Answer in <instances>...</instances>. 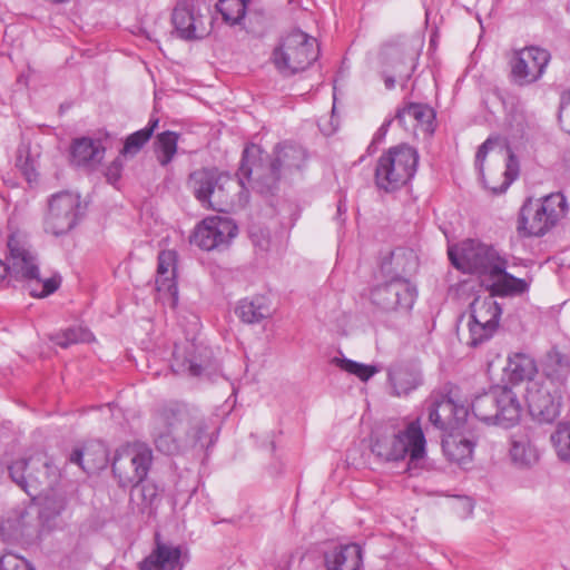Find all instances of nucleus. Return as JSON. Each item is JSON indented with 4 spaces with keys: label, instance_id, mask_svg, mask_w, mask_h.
<instances>
[{
    "label": "nucleus",
    "instance_id": "nucleus-1",
    "mask_svg": "<svg viewBox=\"0 0 570 570\" xmlns=\"http://www.w3.org/2000/svg\"><path fill=\"white\" fill-rule=\"evenodd\" d=\"M207 425L198 410L179 402L158 407L151 417V435L156 448L173 455L195 446L206 432Z\"/></svg>",
    "mask_w": 570,
    "mask_h": 570
},
{
    "label": "nucleus",
    "instance_id": "nucleus-2",
    "mask_svg": "<svg viewBox=\"0 0 570 570\" xmlns=\"http://www.w3.org/2000/svg\"><path fill=\"white\" fill-rule=\"evenodd\" d=\"M263 151L257 145L247 146L243 151L240 174L250 180L254 175V188L261 194H272L279 179L293 170L299 169L305 159V150L297 145H278L274 158L264 163Z\"/></svg>",
    "mask_w": 570,
    "mask_h": 570
},
{
    "label": "nucleus",
    "instance_id": "nucleus-3",
    "mask_svg": "<svg viewBox=\"0 0 570 570\" xmlns=\"http://www.w3.org/2000/svg\"><path fill=\"white\" fill-rule=\"evenodd\" d=\"M8 274L17 279L28 281L32 284L30 295L46 297L55 293L61 283L59 275L42 279L39 276L37 253L31 248L27 235L22 232H12L7 240Z\"/></svg>",
    "mask_w": 570,
    "mask_h": 570
},
{
    "label": "nucleus",
    "instance_id": "nucleus-4",
    "mask_svg": "<svg viewBox=\"0 0 570 570\" xmlns=\"http://www.w3.org/2000/svg\"><path fill=\"white\" fill-rule=\"evenodd\" d=\"M371 449L383 461H401L409 456L410 470L421 466L426 455V440L420 420H413L391 434L377 435Z\"/></svg>",
    "mask_w": 570,
    "mask_h": 570
},
{
    "label": "nucleus",
    "instance_id": "nucleus-5",
    "mask_svg": "<svg viewBox=\"0 0 570 570\" xmlns=\"http://www.w3.org/2000/svg\"><path fill=\"white\" fill-rule=\"evenodd\" d=\"M471 410L482 422L510 428L519 422L522 405L518 394L511 387L497 386L475 396L471 403Z\"/></svg>",
    "mask_w": 570,
    "mask_h": 570
},
{
    "label": "nucleus",
    "instance_id": "nucleus-6",
    "mask_svg": "<svg viewBox=\"0 0 570 570\" xmlns=\"http://www.w3.org/2000/svg\"><path fill=\"white\" fill-rule=\"evenodd\" d=\"M8 470L11 480L32 498L57 485L60 478L58 468L41 451L13 461Z\"/></svg>",
    "mask_w": 570,
    "mask_h": 570
},
{
    "label": "nucleus",
    "instance_id": "nucleus-7",
    "mask_svg": "<svg viewBox=\"0 0 570 570\" xmlns=\"http://www.w3.org/2000/svg\"><path fill=\"white\" fill-rule=\"evenodd\" d=\"M419 164L417 150L406 144L391 147L377 160L375 183L380 189L394 191L415 175Z\"/></svg>",
    "mask_w": 570,
    "mask_h": 570
},
{
    "label": "nucleus",
    "instance_id": "nucleus-8",
    "mask_svg": "<svg viewBox=\"0 0 570 570\" xmlns=\"http://www.w3.org/2000/svg\"><path fill=\"white\" fill-rule=\"evenodd\" d=\"M452 265L464 272L494 277L508 267L507 259L491 245L473 239L464 240L459 247L449 248Z\"/></svg>",
    "mask_w": 570,
    "mask_h": 570
},
{
    "label": "nucleus",
    "instance_id": "nucleus-9",
    "mask_svg": "<svg viewBox=\"0 0 570 570\" xmlns=\"http://www.w3.org/2000/svg\"><path fill=\"white\" fill-rule=\"evenodd\" d=\"M238 179L234 180L229 175L217 169L200 168L188 177V187L194 196L205 206L223 212L222 205L228 204L226 191L235 187H245L246 177L237 173Z\"/></svg>",
    "mask_w": 570,
    "mask_h": 570
},
{
    "label": "nucleus",
    "instance_id": "nucleus-10",
    "mask_svg": "<svg viewBox=\"0 0 570 570\" xmlns=\"http://www.w3.org/2000/svg\"><path fill=\"white\" fill-rule=\"evenodd\" d=\"M320 55L315 38L301 30L286 35L273 52L276 68L284 75H294L307 69Z\"/></svg>",
    "mask_w": 570,
    "mask_h": 570
},
{
    "label": "nucleus",
    "instance_id": "nucleus-11",
    "mask_svg": "<svg viewBox=\"0 0 570 570\" xmlns=\"http://www.w3.org/2000/svg\"><path fill=\"white\" fill-rule=\"evenodd\" d=\"M171 21L181 39H203L213 27L210 4L206 0H181L174 8Z\"/></svg>",
    "mask_w": 570,
    "mask_h": 570
},
{
    "label": "nucleus",
    "instance_id": "nucleus-12",
    "mask_svg": "<svg viewBox=\"0 0 570 570\" xmlns=\"http://www.w3.org/2000/svg\"><path fill=\"white\" fill-rule=\"evenodd\" d=\"M80 195L71 191H60L48 200V212L45 217V230L55 236L71 230L83 215Z\"/></svg>",
    "mask_w": 570,
    "mask_h": 570
},
{
    "label": "nucleus",
    "instance_id": "nucleus-13",
    "mask_svg": "<svg viewBox=\"0 0 570 570\" xmlns=\"http://www.w3.org/2000/svg\"><path fill=\"white\" fill-rule=\"evenodd\" d=\"M153 463V451L145 444H135L117 450L112 460V472L121 487L144 481Z\"/></svg>",
    "mask_w": 570,
    "mask_h": 570
},
{
    "label": "nucleus",
    "instance_id": "nucleus-14",
    "mask_svg": "<svg viewBox=\"0 0 570 570\" xmlns=\"http://www.w3.org/2000/svg\"><path fill=\"white\" fill-rule=\"evenodd\" d=\"M501 314L502 308L492 296H476L470 304L466 344L475 347L490 340L498 330Z\"/></svg>",
    "mask_w": 570,
    "mask_h": 570
},
{
    "label": "nucleus",
    "instance_id": "nucleus-15",
    "mask_svg": "<svg viewBox=\"0 0 570 570\" xmlns=\"http://www.w3.org/2000/svg\"><path fill=\"white\" fill-rule=\"evenodd\" d=\"M525 400L531 417L540 424H551L560 414L561 395L552 379L529 382Z\"/></svg>",
    "mask_w": 570,
    "mask_h": 570
},
{
    "label": "nucleus",
    "instance_id": "nucleus-16",
    "mask_svg": "<svg viewBox=\"0 0 570 570\" xmlns=\"http://www.w3.org/2000/svg\"><path fill=\"white\" fill-rule=\"evenodd\" d=\"M416 288L405 278L395 277L371 291V302L383 312L410 311Z\"/></svg>",
    "mask_w": 570,
    "mask_h": 570
},
{
    "label": "nucleus",
    "instance_id": "nucleus-17",
    "mask_svg": "<svg viewBox=\"0 0 570 570\" xmlns=\"http://www.w3.org/2000/svg\"><path fill=\"white\" fill-rule=\"evenodd\" d=\"M237 235V226L229 218L213 216L200 222L190 242L205 250L225 248Z\"/></svg>",
    "mask_w": 570,
    "mask_h": 570
},
{
    "label": "nucleus",
    "instance_id": "nucleus-18",
    "mask_svg": "<svg viewBox=\"0 0 570 570\" xmlns=\"http://www.w3.org/2000/svg\"><path fill=\"white\" fill-rule=\"evenodd\" d=\"M550 60V53L538 47H528L513 53L510 60L512 80L519 86L537 81Z\"/></svg>",
    "mask_w": 570,
    "mask_h": 570
},
{
    "label": "nucleus",
    "instance_id": "nucleus-19",
    "mask_svg": "<svg viewBox=\"0 0 570 570\" xmlns=\"http://www.w3.org/2000/svg\"><path fill=\"white\" fill-rule=\"evenodd\" d=\"M466 415L468 411L464 406H458L445 395H432L428 401L430 423L444 433L459 431Z\"/></svg>",
    "mask_w": 570,
    "mask_h": 570
},
{
    "label": "nucleus",
    "instance_id": "nucleus-20",
    "mask_svg": "<svg viewBox=\"0 0 570 570\" xmlns=\"http://www.w3.org/2000/svg\"><path fill=\"white\" fill-rule=\"evenodd\" d=\"M500 142V138L498 137H489L478 149L475 155V167L479 170L480 177L483 181V185L485 188L490 189L493 194H501L504 193L508 187L512 184V181L518 177L519 175V163L517 157L512 154L510 149H508V157H507V164H505V170L503 173L504 179L500 185H490L484 176L483 173V164L485 160V157L495 145Z\"/></svg>",
    "mask_w": 570,
    "mask_h": 570
},
{
    "label": "nucleus",
    "instance_id": "nucleus-21",
    "mask_svg": "<svg viewBox=\"0 0 570 570\" xmlns=\"http://www.w3.org/2000/svg\"><path fill=\"white\" fill-rule=\"evenodd\" d=\"M551 227L547 214L540 210V200L528 198L520 209L518 233L525 237L542 236Z\"/></svg>",
    "mask_w": 570,
    "mask_h": 570
},
{
    "label": "nucleus",
    "instance_id": "nucleus-22",
    "mask_svg": "<svg viewBox=\"0 0 570 570\" xmlns=\"http://www.w3.org/2000/svg\"><path fill=\"white\" fill-rule=\"evenodd\" d=\"M179 547L161 542L156 534L155 548L139 564L140 570H181Z\"/></svg>",
    "mask_w": 570,
    "mask_h": 570
},
{
    "label": "nucleus",
    "instance_id": "nucleus-23",
    "mask_svg": "<svg viewBox=\"0 0 570 570\" xmlns=\"http://www.w3.org/2000/svg\"><path fill=\"white\" fill-rule=\"evenodd\" d=\"M389 382L395 396H405L422 383L420 370L407 363H395L389 367Z\"/></svg>",
    "mask_w": 570,
    "mask_h": 570
},
{
    "label": "nucleus",
    "instance_id": "nucleus-24",
    "mask_svg": "<svg viewBox=\"0 0 570 570\" xmlns=\"http://www.w3.org/2000/svg\"><path fill=\"white\" fill-rule=\"evenodd\" d=\"M69 461L79 465L85 472L91 473L107 465V449L101 442H89L75 448Z\"/></svg>",
    "mask_w": 570,
    "mask_h": 570
},
{
    "label": "nucleus",
    "instance_id": "nucleus-25",
    "mask_svg": "<svg viewBox=\"0 0 570 570\" xmlns=\"http://www.w3.org/2000/svg\"><path fill=\"white\" fill-rule=\"evenodd\" d=\"M362 564V549L356 543L343 544L324 553L326 570H358Z\"/></svg>",
    "mask_w": 570,
    "mask_h": 570
},
{
    "label": "nucleus",
    "instance_id": "nucleus-26",
    "mask_svg": "<svg viewBox=\"0 0 570 570\" xmlns=\"http://www.w3.org/2000/svg\"><path fill=\"white\" fill-rule=\"evenodd\" d=\"M39 497H41L39 519L48 525L55 522L68 509L69 494L61 488L52 485L42 491Z\"/></svg>",
    "mask_w": 570,
    "mask_h": 570
},
{
    "label": "nucleus",
    "instance_id": "nucleus-27",
    "mask_svg": "<svg viewBox=\"0 0 570 570\" xmlns=\"http://www.w3.org/2000/svg\"><path fill=\"white\" fill-rule=\"evenodd\" d=\"M386 67L384 71V83L386 89L395 87V77L400 81H407L414 71V58L405 57L399 49L392 48L386 52Z\"/></svg>",
    "mask_w": 570,
    "mask_h": 570
},
{
    "label": "nucleus",
    "instance_id": "nucleus-28",
    "mask_svg": "<svg viewBox=\"0 0 570 570\" xmlns=\"http://www.w3.org/2000/svg\"><path fill=\"white\" fill-rule=\"evenodd\" d=\"M406 117L415 121L414 127L431 136L435 130V111L426 104L410 102L405 107L400 108L395 115V119L406 127Z\"/></svg>",
    "mask_w": 570,
    "mask_h": 570
},
{
    "label": "nucleus",
    "instance_id": "nucleus-29",
    "mask_svg": "<svg viewBox=\"0 0 570 570\" xmlns=\"http://www.w3.org/2000/svg\"><path fill=\"white\" fill-rule=\"evenodd\" d=\"M474 444L458 431L448 432L442 439V449L445 456L459 465L471 462Z\"/></svg>",
    "mask_w": 570,
    "mask_h": 570
},
{
    "label": "nucleus",
    "instance_id": "nucleus-30",
    "mask_svg": "<svg viewBox=\"0 0 570 570\" xmlns=\"http://www.w3.org/2000/svg\"><path fill=\"white\" fill-rule=\"evenodd\" d=\"M156 288L158 292H165L171 296H177V285L175 282V253L171 250L160 252L158 255V266L156 275Z\"/></svg>",
    "mask_w": 570,
    "mask_h": 570
},
{
    "label": "nucleus",
    "instance_id": "nucleus-31",
    "mask_svg": "<svg viewBox=\"0 0 570 570\" xmlns=\"http://www.w3.org/2000/svg\"><path fill=\"white\" fill-rule=\"evenodd\" d=\"M105 148L100 141L90 138H79L71 147V160L77 166H86L98 163L102 159Z\"/></svg>",
    "mask_w": 570,
    "mask_h": 570
},
{
    "label": "nucleus",
    "instance_id": "nucleus-32",
    "mask_svg": "<svg viewBox=\"0 0 570 570\" xmlns=\"http://www.w3.org/2000/svg\"><path fill=\"white\" fill-rule=\"evenodd\" d=\"M538 368L534 360L524 353H514L508 358L505 367L509 381L512 383H520L525 380L529 382L533 381L532 377L535 375Z\"/></svg>",
    "mask_w": 570,
    "mask_h": 570
},
{
    "label": "nucleus",
    "instance_id": "nucleus-33",
    "mask_svg": "<svg viewBox=\"0 0 570 570\" xmlns=\"http://www.w3.org/2000/svg\"><path fill=\"white\" fill-rule=\"evenodd\" d=\"M235 313L244 323L247 324L259 323L272 315L267 301L263 296L240 299Z\"/></svg>",
    "mask_w": 570,
    "mask_h": 570
},
{
    "label": "nucleus",
    "instance_id": "nucleus-34",
    "mask_svg": "<svg viewBox=\"0 0 570 570\" xmlns=\"http://www.w3.org/2000/svg\"><path fill=\"white\" fill-rule=\"evenodd\" d=\"M490 278L492 283L487 286V289L489 291V296H492L494 299L497 296L505 297L522 294L528 287L525 281L507 273V269Z\"/></svg>",
    "mask_w": 570,
    "mask_h": 570
},
{
    "label": "nucleus",
    "instance_id": "nucleus-35",
    "mask_svg": "<svg viewBox=\"0 0 570 570\" xmlns=\"http://www.w3.org/2000/svg\"><path fill=\"white\" fill-rule=\"evenodd\" d=\"M509 453L512 462L520 468H529L539 459L537 449L530 443L527 435H513Z\"/></svg>",
    "mask_w": 570,
    "mask_h": 570
},
{
    "label": "nucleus",
    "instance_id": "nucleus-36",
    "mask_svg": "<svg viewBox=\"0 0 570 570\" xmlns=\"http://www.w3.org/2000/svg\"><path fill=\"white\" fill-rule=\"evenodd\" d=\"M158 122V118H151L145 128L130 134L125 140L120 155L125 157L137 155L151 138Z\"/></svg>",
    "mask_w": 570,
    "mask_h": 570
},
{
    "label": "nucleus",
    "instance_id": "nucleus-37",
    "mask_svg": "<svg viewBox=\"0 0 570 570\" xmlns=\"http://www.w3.org/2000/svg\"><path fill=\"white\" fill-rule=\"evenodd\" d=\"M193 354V345L184 350L176 346L173 353V371L176 373H187L190 376H199L203 372V366L195 361Z\"/></svg>",
    "mask_w": 570,
    "mask_h": 570
},
{
    "label": "nucleus",
    "instance_id": "nucleus-38",
    "mask_svg": "<svg viewBox=\"0 0 570 570\" xmlns=\"http://www.w3.org/2000/svg\"><path fill=\"white\" fill-rule=\"evenodd\" d=\"M551 443L561 461L570 462V420L559 422L550 435Z\"/></svg>",
    "mask_w": 570,
    "mask_h": 570
},
{
    "label": "nucleus",
    "instance_id": "nucleus-39",
    "mask_svg": "<svg viewBox=\"0 0 570 570\" xmlns=\"http://www.w3.org/2000/svg\"><path fill=\"white\" fill-rule=\"evenodd\" d=\"M178 135L174 131H164L157 136L155 146L158 161L161 166L168 165L177 151Z\"/></svg>",
    "mask_w": 570,
    "mask_h": 570
},
{
    "label": "nucleus",
    "instance_id": "nucleus-40",
    "mask_svg": "<svg viewBox=\"0 0 570 570\" xmlns=\"http://www.w3.org/2000/svg\"><path fill=\"white\" fill-rule=\"evenodd\" d=\"M246 8V0H219L216 4L223 20L230 26L240 23L245 17Z\"/></svg>",
    "mask_w": 570,
    "mask_h": 570
},
{
    "label": "nucleus",
    "instance_id": "nucleus-41",
    "mask_svg": "<svg viewBox=\"0 0 570 570\" xmlns=\"http://www.w3.org/2000/svg\"><path fill=\"white\" fill-rule=\"evenodd\" d=\"M332 363L340 367L342 371L355 375L362 382H367L373 375H375L379 372V368L374 365L358 363L344 356L334 357L332 360Z\"/></svg>",
    "mask_w": 570,
    "mask_h": 570
},
{
    "label": "nucleus",
    "instance_id": "nucleus-42",
    "mask_svg": "<svg viewBox=\"0 0 570 570\" xmlns=\"http://www.w3.org/2000/svg\"><path fill=\"white\" fill-rule=\"evenodd\" d=\"M539 200L540 210L547 214L549 222L554 226L566 213L567 202L564 196L560 193H552Z\"/></svg>",
    "mask_w": 570,
    "mask_h": 570
},
{
    "label": "nucleus",
    "instance_id": "nucleus-43",
    "mask_svg": "<svg viewBox=\"0 0 570 570\" xmlns=\"http://www.w3.org/2000/svg\"><path fill=\"white\" fill-rule=\"evenodd\" d=\"M91 340L92 334L82 326L68 327L51 336V341L63 348L71 344L90 342Z\"/></svg>",
    "mask_w": 570,
    "mask_h": 570
},
{
    "label": "nucleus",
    "instance_id": "nucleus-44",
    "mask_svg": "<svg viewBox=\"0 0 570 570\" xmlns=\"http://www.w3.org/2000/svg\"><path fill=\"white\" fill-rule=\"evenodd\" d=\"M569 370L570 355L564 354L557 348H553L548 353L546 362L547 379H559L566 375Z\"/></svg>",
    "mask_w": 570,
    "mask_h": 570
},
{
    "label": "nucleus",
    "instance_id": "nucleus-45",
    "mask_svg": "<svg viewBox=\"0 0 570 570\" xmlns=\"http://www.w3.org/2000/svg\"><path fill=\"white\" fill-rule=\"evenodd\" d=\"M131 485L134 487L131 491V500H139L141 510L151 507L158 499V488L156 484L144 480L140 483H132Z\"/></svg>",
    "mask_w": 570,
    "mask_h": 570
},
{
    "label": "nucleus",
    "instance_id": "nucleus-46",
    "mask_svg": "<svg viewBox=\"0 0 570 570\" xmlns=\"http://www.w3.org/2000/svg\"><path fill=\"white\" fill-rule=\"evenodd\" d=\"M16 167L22 173L29 183L37 178L35 160L30 156V147L28 144L21 142L16 153Z\"/></svg>",
    "mask_w": 570,
    "mask_h": 570
},
{
    "label": "nucleus",
    "instance_id": "nucleus-47",
    "mask_svg": "<svg viewBox=\"0 0 570 570\" xmlns=\"http://www.w3.org/2000/svg\"><path fill=\"white\" fill-rule=\"evenodd\" d=\"M0 570H36L24 558L13 553H6L0 557Z\"/></svg>",
    "mask_w": 570,
    "mask_h": 570
},
{
    "label": "nucleus",
    "instance_id": "nucleus-48",
    "mask_svg": "<svg viewBox=\"0 0 570 570\" xmlns=\"http://www.w3.org/2000/svg\"><path fill=\"white\" fill-rule=\"evenodd\" d=\"M124 163L121 155L115 158L105 171L106 179L109 184L115 185L121 177Z\"/></svg>",
    "mask_w": 570,
    "mask_h": 570
},
{
    "label": "nucleus",
    "instance_id": "nucleus-49",
    "mask_svg": "<svg viewBox=\"0 0 570 570\" xmlns=\"http://www.w3.org/2000/svg\"><path fill=\"white\" fill-rule=\"evenodd\" d=\"M559 121L562 127L570 134V90L563 97L560 110H559Z\"/></svg>",
    "mask_w": 570,
    "mask_h": 570
},
{
    "label": "nucleus",
    "instance_id": "nucleus-50",
    "mask_svg": "<svg viewBox=\"0 0 570 570\" xmlns=\"http://www.w3.org/2000/svg\"><path fill=\"white\" fill-rule=\"evenodd\" d=\"M7 529H8V530H12V532H13V533H12V535H13V537H16V538H17L18 535L22 534V532L19 530V528H18V527H14V525L12 524L11 519H7V520H4V521L1 523V525H0V530H1L2 532H3V531H6Z\"/></svg>",
    "mask_w": 570,
    "mask_h": 570
},
{
    "label": "nucleus",
    "instance_id": "nucleus-51",
    "mask_svg": "<svg viewBox=\"0 0 570 570\" xmlns=\"http://www.w3.org/2000/svg\"><path fill=\"white\" fill-rule=\"evenodd\" d=\"M391 124H392V119H389V120L384 121V122L382 124V126L380 127V129H379V131H377V134H376V135H377L379 137H380V136H384V135L386 134V131H387V129H389V127H390V125H391Z\"/></svg>",
    "mask_w": 570,
    "mask_h": 570
},
{
    "label": "nucleus",
    "instance_id": "nucleus-52",
    "mask_svg": "<svg viewBox=\"0 0 570 570\" xmlns=\"http://www.w3.org/2000/svg\"><path fill=\"white\" fill-rule=\"evenodd\" d=\"M9 267H7L6 263L0 259V282L4 279L8 275Z\"/></svg>",
    "mask_w": 570,
    "mask_h": 570
}]
</instances>
